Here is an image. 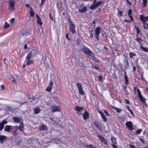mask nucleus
Masks as SVG:
<instances>
[{"mask_svg": "<svg viewBox=\"0 0 148 148\" xmlns=\"http://www.w3.org/2000/svg\"><path fill=\"white\" fill-rule=\"evenodd\" d=\"M80 50L82 51L83 53H86L91 57L94 56V54L92 53V51L88 48L83 45H82L80 46Z\"/></svg>", "mask_w": 148, "mask_h": 148, "instance_id": "nucleus-1", "label": "nucleus"}, {"mask_svg": "<svg viewBox=\"0 0 148 148\" xmlns=\"http://www.w3.org/2000/svg\"><path fill=\"white\" fill-rule=\"evenodd\" d=\"M67 20L69 23L70 30L71 31L73 34L76 33L75 25L73 23V22H72L70 18H68Z\"/></svg>", "mask_w": 148, "mask_h": 148, "instance_id": "nucleus-2", "label": "nucleus"}, {"mask_svg": "<svg viewBox=\"0 0 148 148\" xmlns=\"http://www.w3.org/2000/svg\"><path fill=\"white\" fill-rule=\"evenodd\" d=\"M76 85L79 93L82 95H84V92L82 88L81 84L80 83H76Z\"/></svg>", "mask_w": 148, "mask_h": 148, "instance_id": "nucleus-3", "label": "nucleus"}, {"mask_svg": "<svg viewBox=\"0 0 148 148\" xmlns=\"http://www.w3.org/2000/svg\"><path fill=\"white\" fill-rule=\"evenodd\" d=\"M51 110L53 112H60L61 110V108L60 106H58L56 105H54L52 106Z\"/></svg>", "mask_w": 148, "mask_h": 148, "instance_id": "nucleus-4", "label": "nucleus"}, {"mask_svg": "<svg viewBox=\"0 0 148 148\" xmlns=\"http://www.w3.org/2000/svg\"><path fill=\"white\" fill-rule=\"evenodd\" d=\"M9 8L12 10H14L15 8V1L14 0H10L9 1Z\"/></svg>", "mask_w": 148, "mask_h": 148, "instance_id": "nucleus-5", "label": "nucleus"}, {"mask_svg": "<svg viewBox=\"0 0 148 148\" xmlns=\"http://www.w3.org/2000/svg\"><path fill=\"white\" fill-rule=\"evenodd\" d=\"M95 27V25H91V26L89 27L88 30L90 33V37H93L94 35L93 34L94 33V30Z\"/></svg>", "mask_w": 148, "mask_h": 148, "instance_id": "nucleus-6", "label": "nucleus"}, {"mask_svg": "<svg viewBox=\"0 0 148 148\" xmlns=\"http://www.w3.org/2000/svg\"><path fill=\"white\" fill-rule=\"evenodd\" d=\"M125 125L129 130H132L133 129L132 122L131 121H128L126 122Z\"/></svg>", "mask_w": 148, "mask_h": 148, "instance_id": "nucleus-7", "label": "nucleus"}, {"mask_svg": "<svg viewBox=\"0 0 148 148\" xmlns=\"http://www.w3.org/2000/svg\"><path fill=\"white\" fill-rule=\"evenodd\" d=\"M12 119L14 120V122L16 123H19L20 122L21 120H22V118L21 116L19 117L16 116L13 117Z\"/></svg>", "mask_w": 148, "mask_h": 148, "instance_id": "nucleus-8", "label": "nucleus"}, {"mask_svg": "<svg viewBox=\"0 0 148 148\" xmlns=\"http://www.w3.org/2000/svg\"><path fill=\"white\" fill-rule=\"evenodd\" d=\"M140 18L144 23L146 21H148V16L145 17L144 15H140Z\"/></svg>", "mask_w": 148, "mask_h": 148, "instance_id": "nucleus-9", "label": "nucleus"}, {"mask_svg": "<svg viewBox=\"0 0 148 148\" xmlns=\"http://www.w3.org/2000/svg\"><path fill=\"white\" fill-rule=\"evenodd\" d=\"M135 40L137 41L140 45L142 46L144 44L145 41L142 39L141 38H136L135 39Z\"/></svg>", "mask_w": 148, "mask_h": 148, "instance_id": "nucleus-10", "label": "nucleus"}, {"mask_svg": "<svg viewBox=\"0 0 148 148\" xmlns=\"http://www.w3.org/2000/svg\"><path fill=\"white\" fill-rule=\"evenodd\" d=\"M98 112L101 114V117L103 121L105 122H106L107 121V119L104 114L101 111H99Z\"/></svg>", "mask_w": 148, "mask_h": 148, "instance_id": "nucleus-11", "label": "nucleus"}, {"mask_svg": "<svg viewBox=\"0 0 148 148\" xmlns=\"http://www.w3.org/2000/svg\"><path fill=\"white\" fill-rule=\"evenodd\" d=\"M7 123V121L4 120L2 122L0 123V131H2L3 129L4 125Z\"/></svg>", "mask_w": 148, "mask_h": 148, "instance_id": "nucleus-12", "label": "nucleus"}, {"mask_svg": "<svg viewBox=\"0 0 148 148\" xmlns=\"http://www.w3.org/2000/svg\"><path fill=\"white\" fill-rule=\"evenodd\" d=\"M16 129H18L22 132L24 130V127L23 124L22 123H20L19 126H16Z\"/></svg>", "mask_w": 148, "mask_h": 148, "instance_id": "nucleus-13", "label": "nucleus"}, {"mask_svg": "<svg viewBox=\"0 0 148 148\" xmlns=\"http://www.w3.org/2000/svg\"><path fill=\"white\" fill-rule=\"evenodd\" d=\"M100 28L99 27H97L95 30V35H96V37H98L100 32Z\"/></svg>", "mask_w": 148, "mask_h": 148, "instance_id": "nucleus-14", "label": "nucleus"}, {"mask_svg": "<svg viewBox=\"0 0 148 148\" xmlns=\"http://www.w3.org/2000/svg\"><path fill=\"white\" fill-rule=\"evenodd\" d=\"M39 128V130L40 131H46L47 129V126L44 124H42L41 125Z\"/></svg>", "mask_w": 148, "mask_h": 148, "instance_id": "nucleus-15", "label": "nucleus"}, {"mask_svg": "<svg viewBox=\"0 0 148 148\" xmlns=\"http://www.w3.org/2000/svg\"><path fill=\"white\" fill-rule=\"evenodd\" d=\"M36 17L37 19V23L40 25H42V22H41V18L37 14L36 15Z\"/></svg>", "mask_w": 148, "mask_h": 148, "instance_id": "nucleus-16", "label": "nucleus"}, {"mask_svg": "<svg viewBox=\"0 0 148 148\" xmlns=\"http://www.w3.org/2000/svg\"><path fill=\"white\" fill-rule=\"evenodd\" d=\"M83 119L84 120L87 119L89 116V114L88 112L85 111L84 113L83 114Z\"/></svg>", "mask_w": 148, "mask_h": 148, "instance_id": "nucleus-17", "label": "nucleus"}, {"mask_svg": "<svg viewBox=\"0 0 148 148\" xmlns=\"http://www.w3.org/2000/svg\"><path fill=\"white\" fill-rule=\"evenodd\" d=\"M139 98L142 102V104H144L146 107H147V104L145 102V100L146 99L144 98L143 96H142L141 97H139Z\"/></svg>", "mask_w": 148, "mask_h": 148, "instance_id": "nucleus-18", "label": "nucleus"}, {"mask_svg": "<svg viewBox=\"0 0 148 148\" xmlns=\"http://www.w3.org/2000/svg\"><path fill=\"white\" fill-rule=\"evenodd\" d=\"M29 53H31V54L32 55L33 57H34L36 54L37 53V51L36 49H33Z\"/></svg>", "mask_w": 148, "mask_h": 148, "instance_id": "nucleus-19", "label": "nucleus"}, {"mask_svg": "<svg viewBox=\"0 0 148 148\" xmlns=\"http://www.w3.org/2000/svg\"><path fill=\"white\" fill-rule=\"evenodd\" d=\"M11 129V126L6 125L5 127L4 130L5 131L9 132Z\"/></svg>", "mask_w": 148, "mask_h": 148, "instance_id": "nucleus-20", "label": "nucleus"}, {"mask_svg": "<svg viewBox=\"0 0 148 148\" xmlns=\"http://www.w3.org/2000/svg\"><path fill=\"white\" fill-rule=\"evenodd\" d=\"M87 10V8L86 6H84L83 8L82 9H79V11L82 13H84L86 12Z\"/></svg>", "mask_w": 148, "mask_h": 148, "instance_id": "nucleus-21", "label": "nucleus"}, {"mask_svg": "<svg viewBox=\"0 0 148 148\" xmlns=\"http://www.w3.org/2000/svg\"><path fill=\"white\" fill-rule=\"evenodd\" d=\"M124 76H125V84L126 85H127L128 83V77L126 75V73L125 71L124 72Z\"/></svg>", "mask_w": 148, "mask_h": 148, "instance_id": "nucleus-22", "label": "nucleus"}, {"mask_svg": "<svg viewBox=\"0 0 148 148\" xmlns=\"http://www.w3.org/2000/svg\"><path fill=\"white\" fill-rule=\"evenodd\" d=\"M83 109V108L82 107H80L77 106H76L75 108V110L78 112V113H79V112H80L81 110H82Z\"/></svg>", "mask_w": 148, "mask_h": 148, "instance_id": "nucleus-23", "label": "nucleus"}, {"mask_svg": "<svg viewBox=\"0 0 148 148\" xmlns=\"http://www.w3.org/2000/svg\"><path fill=\"white\" fill-rule=\"evenodd\" d=\"M40 111V108L38 107L35 108L34 110V112L36 114H38L39 113Z\"/></svg>", "mask_w": 148, "mask_h": 148, "instance_id": "nucleus-24", "label": "nucleus"}, {"mask_svg": "<svg viewBox=\"0 0 148 148\" xmlns=\"http://www.w3.org/2000/svg\"><path fill=\"white\" fill-rule=\"evenodd\" d=\"M111 107L112 109H115L116 111L117 112L119 113H120L121 111V109H119L118 108L114 106H111Z\"/></svg>", "mask_w": 148, "mask_h": 148, "instance_id": "nucleus-25", "label": "nucleus"}, {"mask_svg": "<svg viewBox=\"0 0 148 148\" xmlns=\"http://www.w3.org/2000/svg\"><path fill=\"white\" fill-rule=\"evenodd\" d=\"M32 56L31 53H29L27 56L25 57V61H26L27 60H30Z\"/></svg>", "mask_w": 148, "mask_h": 148, "instance_id": "nucleus-26", "label": "nucleus"}, {"mask_svg": "<svg viewBox=\"0 0 148 148\" xmlns=\"http://www.w3.org/2000/svg\"><path fill=\"white\" fill-rule=\"evenodd\" d=\"M12 77L13 79L12 81V82L14 84L16 83L17 76L16 75H14L12 76Z\"/></svg>", "mask_w": 148, "mask_h": 148, "instance_id": "nucleus-27", "label": "nucleus"}, {"mask_svg": "<svg viewBox=\"0 0 148 148\" xmlns=\"http://www.w3.org/2000/svg\"><path fill=\"white\" fill-rule=\"evenodd\" d=\"M6 138V136H4L0 135V142L2 143L3 142L4 140Z\"/></svg>", "mask_w": 148, "mask_h": 148, "instance_id": "nucleus-28", "label": "nucleus"}, {"mask_svg": "<svg viewBox=\"0 0 148 148\" xmlns=\"http://www.w3.org/2000/svg\"><path fill=\"white\" fill-rule=\"evenodd\" d=\"M29 13L30 14V16H34L35 15V14L33 11V10L32 8V7H30V10L29 11Z\"/></svg>", "mask_w": 148, "mask_h": 148, "instance_id": "nucleus-29", "label": "nucleus"}, {"mask_svg": "<svg viewBox=\"0 0 148 148\" xmlns=\"http://www.w3.org/2000/svg\"><path fill=\"white\" fill-rule=\"evenodd\" d=\"M111 141L112 143H113L112 144H116V140L115 138H114L113 136H111Z\"/></svg>", "mask_w": 148, "mask_h": 148, "instance_id": "nucleus-30", "label": "nucleus"}, {"mask_svg": "<svg viewBox=\"0 0 148 148\" xmlns=\"http://www.w3.org/2000/svg\"><path fill=\"white\" fill-rule=\"evenodd\" d=\"M103 2L102 1H98L97 2L95 3V4L96 5L97 7L99 6L100 5L103 3Z\"/></svg>", "mask_w": 148, "mask_h": 148, "instance_id": "nucleus-31", "label": "nucleus"}, {"mask_svg": "<svg viewBox=\"0 0 148 148\" xmlns=\"http://www.w3.org/2000/svg\"><path fill=\"white\" fill-rule=\"evenodd\" d=\"M97 7L96 5L95 4H92L90 7V8L92 10H93L95 9H96L97 8Z\"/></svg>", "mask_w": 148, "mask_h": 148, "instance_id": "nucleus-32", "label": "nucleus"}, {"mask_svg": "<svg viewBox=\"0 0 148 148\" xmlns=\"http://www.w3.org/2000/svg\"><path fill=\"white\" fill-rule=\"evenodd\" d=\"M140 47L144 51L148 52V49L147 47H144L140 45Z\"/></svg>", "mask_w": 148, "mask_h": 148, "instance_id": "nucleus-33", "label": "nucleus"}, {"mask_svg": "<svg viewBox=\"0 0 148 148\" xmlns=\"http://www.w3.org/2000/svg\"><path fill=\"white\" fill-rule=\"evenodd\" d=\"M142 130L141 129L137 130L136 131V133L134 134L135 135H137L140 134L141 132H142Z\"/></svg>", "mask_w": 148, "mask_h": 148, "instance_id": "nucleus-34", "label": "nucleus"}, {"mask_svg": "<svg viewBox=\"0 0 148 148\" xmlns=\"http://www.w3.org/2000/svg\"><path fill=\"white\" fill-rule=\"evenodd\" d=\"M143 1V2L142 3V4L143 5V7H145L146 6L147 3V0H142Z\"/></svg>", "mask_w": 148, "mask_h": 148, "instance_id": "nucleus-35", "label": "nucleus"}, {"mask_svg": "<svg viewBox=\"0 0 148 148\" xmlns=\"http://www.w3.org/2000/svg\"><path fill=\"white\" fill-rule=\"evenodd\" d=\"M129 55L130 56V58H132L134 56H136V54L134 53L133 52H130L129 53Z\"/></svg>", "mask_w": 148, "mask_h": 148, "instance_id": "nucleus-36", "label": "nucleus"}, {"mask_svg": "<svg viewBox=\"0 0 148 148\" xmlns=\"http://www.w3.org/2000/svg\"><path fill=\"white\" fill-rule=\"evenodd\" d=\"M137 91L138 93V97H141L142 96V95H141V93L139 89L138 88L137 89Z\"/></svg>", "mask_w": 148, "mask_h": 148, "instance_id": "nucleus-37", "label": "nucleus"}, {"mask_svg": "<svg viewBox=\"0 0 148 148\" xmlns=\"http://www.w3.org/2000/svg\"><path fill=\"white\" fill-rule=\"evenodd\" d=\"M97 137H98L99 139L102 142H103V141L105 139L104 137H102V136L98 135H97Z\"/></svg>", "mask_w": 148, "mask_h": 148, "instance_id": "nucleus-38", "label": "nucleus"}, {"mask_svg": "<svg viewBox=\"0 0 148 148\" xmlns=\"http://www.w3.org/2000/svg\"><path fill=\"white\" fill-rule=\"evenodd\" d=\"M27 62L26 63V65L27 66H29L31 63H32L33 62L32 60H27Z\"/></svg>", "mask_w": 148, "mask_h": 148, "instance_id": "nucleus-39", "label": "nucleus"}, {"mask_svg": "<svg viewBox=\"0 0 148 148\" xmlns=\"http://www.w3.org/2000/svg\"><path fill=\"white\" fill-rule=\"evenodd\" d=\"M86 148H97L95 146H93L92 145H87L86 146Z\"/></svg>", "mask_w": 148, "mask_h": 148, "instance_id": "nucleus-40", "label": "nucleus"}, {"mask_svg": "<svg viewBox=\"0 0 148 148\" xmlns=\"http://www.w3.org/2000/svg\"><path fill=\"white\" fill-rule=\"evenodd\" d=\"M126 107L128 109V110L129 111L130 114L132 115H133V114H134V113L132 111L130 108L129 106H126Z\"/></svg>", "mask_w": 148, "mask_h": 148, "instance_id": "nucleus-41", "label": "nucleus"}, {"mask_svg": "<svg viewBox=\"0 0 148 148\" xmlns=\"http://www.w3.org/2000/svg\"><path fill=\"white\" fill-rule=\"evenodd\" d=\"M52 88V87L49 86L46 89V90L48 92H50Z\"/></svg>", "mask_w": 148, "mask_h": 148, "instance_id": "nucleus-42", "label": "nucleus"}, {"mask_svg": "<svg viewBox=\"0 0 148 148\" xmlns=\"http://www.w3.org/2000/svg\"><path fill=\"white\" fill-rule=\"evenodd\" d=\"M135 28L136 29V31H137V35H138V34L140 32V31L139 30V28L138 27H137L136 26H135Z\"/></svg>", "mask_w": 148, "mask_h": 148, "instance_id": "nucleus-43", "label": "nucleus"}, {"mask_svg": "<svg viewBox=\"0 0 148 148\" xmlns=\"http://www.w3.org/2000/svg\"><path fill=\"white\" fill-rule=\"evenodd\" d=\"M132 14V10L131 9H129L128 12V15H131Z\"/></svg>", "mask_w": 148, "mask_h": 148, "instance_id": "nucleus-44", "label": "nucleus"}, {"mask_svg": "<svg viewBox=\"0 0 148 148\" xmlns=\"http://www.w3.org/2000/svg\"><path fill=\"white\" fill-rule=\"evenodd\" d=\"M9 26V25L7 23V22H5V25L4 26V28H7Z\"/></svg>", "mask_w": 148, "mask_h": 148, "instance_id": "nucleus-45", "label": "nucleus"}, {"mask_svg": "<svg viewBox=\"0 0 148 148\" xmlns=\"http://www.w3.org/2000/svg\"><path fill=\"white\" fill-rule=\"evenodd\" d=\"M80 42H81V41L79 39V38H78L77 40V42L76 43V44L77 45H79V44H80Z\"/></svg>", "mask_w": 148, "mask_h": 148, "instance_id": "nucleus-46", "label": "nucleus"}, {"mask_svg": "<svg viewBox=\"0 0 148 148\" xmlns=\"http://www.w3.org/2000/svg\"><path fill=\"white\" fill-rule=\"evenodd\" d=\"M139 139L141 141L143 144L145 143V141L143 138H139Z\"/></svg>", "mask_w": 148, "mask_h": 148, "instance_id": "nucleus-47", "label": "nucleus"}, {"mask_svg": "<svg viewBox=\"0 0 148 148\" xmlns=\"http://www.w3.org/2000/svg\"><path fill=\"white\" fill-rule=\"evenodd\" d=\"M105 113L106 114L107 116H110L109 114H108V112L106 110H104Z\"/></svg>", "mask_w": 148, "mask_h": 148, "instance_id": "nucleus-48", "label": "nucleus"}, {"mask_svg": "<svg viewBox=\"0 0 148 148\" xmlns=\"http://www.w3.org/2000/svg\"><path fill=\"white\" fill-rule=\"evenodd\" d=\"M98 79H99V81L102 82V77L101 76H99L98 77Z\"/></svg>", "mask_w": 148, "mask_h": 148, "instance_id": "nucleus-49", "label": "nucleus"}, {"mask_svg": "<svg viewBox=\"0 0 148 148\" xmlns=\"http://www.w3.org/2000/svg\"><path fill=\"white\" fill-rule=\"evenodd\" d=\"M126 86H127V85H126V86H124L123 87V90H124V91H125V92L126 93V92H127V87H126Z\"/></svg>", "mask_w": 148, "mask_h": 148, "instance_id": "nucleus-50", "label": "nucleus"}, {"mask_svg": "<svg viewBox=\"0 0 148 148\" xmlns=\"http://www.w3.org/2000/svg\"><path fill=\"white\" fill-rule=\"evenodd\" d=\"M46 0H41V3L40 5V6H41V5L42 6L43 4H44L45 3Z\"/></svg>", "mask_w": 148, "mask_h": 148, "instance_id": "nucleus-51", "label": "nucleus"}, {"mask_svg": "<svg viewBox=\"0 0 148 148\" xmlns=\"http://www.w3.org/2000/svg\"><path fill=\"white\" fill-rule=\"evenodd\" d=\"M102 143L108 145L107 141H106V140L105 139H104L103 141V142H102Z\"/></svg>", "mask_w": 148, "mask_h": 148, "instance_id": "nucleus-52", "label": "nucleus"}, {"mask_svg": "<svg viewBox=\"0 0 148 148\" xmlns=\"http://www.w3.org/2000/svg\"><path fill=\"white\" fill-rule=\"evenodd\" d=\"M49 18L50 19H51V20L53 21H54L53 19V18L52 16H51V12L49 13Z\"/></svg>", "mask_w": 148, "mask_h": 148, "instance_id": "nucleus-53", "label": "nucleus"}, {"mask_svg": "<svg viewBox=\"0 0 148 148\" xmlns=\"http://www.w3.org/2000/svg\"><path fill=\"white\" fill-rule=\"evenodd\" d=\"M53 82L52 81H51L50 82L49 86L52 87L53 86Z\"/></svg>", "mask_w": 148, "mask_h": 148, "instance_id": "nucleus-54", "label": "nucleus"}, {"mask_svg": "<svg viewBox=\"0 0 148 148\" xmlns=\"http://www.w3.org/2000/svg\"><path fill=\"white\" fill-rule=\"evenodd\" d=\"M14 18H12L10 19V21L11 22V23H13L14 22Z\"/></svg>", "mask_w": 148, "mask_h": 148, "instance_id": "nucleus-55", "label": "nucleus"}, {"mask_svg": "<svg viewBox=\"0 0 148 148\" xmlns=\"http://www.w3.org/2000/svg\"><path fill=\"white\" fill-rule=\"evenodd\" d=\"M128 16L129 17V18H130L131 20V21H133L134 20V19H133L132 16H131V15H130L129 16Z\"/></svg>", "mask_w": 148, "mask_h": 148, "instance_id": "nucleus-56", "label": "nucleus"}, {"mask_svg": "<svg viewBox=\"0 0 148 148\" xmlns=\"http://www.w3.org/2000/svg\"><path fill=\"white\" fill-rule=\"evenodd\" d=\"M123 12V11H119V14L121 16H123V14H122Z\"/></svg>", "mask_w": 148, "mask_h": 148, "instance_id": "nucleus-57", "label": "nucleus"}, {"mask_svg": "<svg viewBox=\"0 0 148 148\" xmlns=\"http://www.w3.org/2000/svg\"><path fill=\"white\" fill-rule=\"evenodd\" d=\"M126 1L127 3H128L129 5H132V3L130 2L128 0H126Z\"/></svg>", "mask_w": 148, "mask_h": 148, "instance_id": "nucleus-58", "label": "nucleus"}, {"mask_svg": "<svg viewBox=\"0 0 148 148\" xmlns=\"http://www.w3.org/2000/svg\"><path fill=\"white\" fill-rule=\"evenodd\" d=\"M129 146L131 148H135L134 146L130 144Z\"/></svg>", "mask_w": 148, "mask_h": 148, "instance_id": "nucleus-59", "label": "nucleus"}, {"mask_svg": "<svg viewBox=\"0 0 148 148\" xmlns=\"http://www.w3.org/2000/svg\"><path fill=\"white\" fill-rule=\"evenodd\" d=\"M112 146L113 148H118L117 146L114 144H112Z\"/></svg>", "mask_w": 148, "mask_h": 148, "instance_id": "nucleus-60", "label": "nucleus"}, {"mask_svg": "<svg viewBox=\"0 0 148 148\" xmlns=\"http://www.w3.org/2000/svg\"><path fill=\"white\" fill-rule=\"evenodd\" d=\"M125 101L127 104H130V102H129V101L126 99H125Z\"/></svg>", "mask_w": 148, "mask_h": 148, "instance_id": "nucleus-61", "label": "nucleus"}, {"mask_svg": "<svg viewBox=\"0 0 148 148\" xmlns=\"http://www.w3.org/2000/svg\"><path fill=\"white\" fill-rule=\"evenodd\" d=\"M136 67L135 66H134L133 67V70L134 72H135L136 70Z\"/></svg>", "mask_w": 148, "mask_h": 148, "instance_id": "nucleus-62", "label": "nucleus"}, {"mask_svg": "<svg viewBox=\"0 0 148 148\" xmlns=\"http://www.w3.org/2000/svg\"><path fill=\"white\" fill-rule=\"evenodd\" d=\"M27 48V44H25L24 47V49H26Z\"/></svg>", "mask_w": 148, "mask_h": 148, "instance_id": "nucleus-63", "label": "nucleus"}, {"mask_svg": "<svg viewBox=\"0 0 148 148\" xmlns=\"http://www.w3.org/2000/svg\"><path fill=\"white\" fill-rule=\"evenodd\" d=\"M124 22H128V23H130V21H128L126 19H125V20H124Z\"/></svg>", "mask_w": 148, "mask_h": 148, "instance_id": "nucleus-64", "label": "nucleus"}]
</instances>
